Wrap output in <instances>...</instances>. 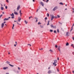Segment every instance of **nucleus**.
<instances>
[{
    "mask_svg": "<svg viewBox=\"0 0 74 74\" xmlns=\"http://www.w3.org/2000/svg\"><path fill=\"white\" fill-rule=\"evenodd\" d=\"M3 16V14L1 15L0 16V18H1V16Z\"/></svg>",
    "mask_w": 74,
    "mask_h": 74,
    "instance_id": "nucleus-31",
    "label": "nucleus"
},
{
    "mask_svg": "<svg viewBox=\"0 0 74 74\" xmlns=\"http://www.w3.org/2000/svg\"><path fill=\"white\" fill-rule=\"evenodd\" d=\"M69 45V43L67 42L66 44V46H68Z\"/></svg>",
    "mask_w": 74,
    "mask_h": 74,
    "instance_id": "nucleus-14",
    "label": "nucleus"
},
{
    "mask_svg": "<svg viewBox=\"0 0 74 74\" xmlns=\"http://www.w3.org/2000/svg\"><path fill=\"white\" fill-rule=\"evenodd\" d=\"M50 52H53V51H52V50L51 49L50 50Z\"/></svg>",
    "mask_w": 74,
    "mask_h": 74,
    "instance_id": "nucleus-30",
    "label": "nucleus"
},
{
    "mask_svg": "<svg viewBox=\"0 0 74 74\" xmlns=\"http://www.w3.org/2000/svg\"><path fill=\"white\" fill-rule=\"evenodd\" d=\"M12 29H14V27H12Z\"/></svg>",
    "mask_w": 74,
    "mask_h": 74,
    "instance_id": "nucleus-59",
    "label": "nucleus"
},
{
    "mask_svg": "<svg viewBox=\"0 0 74 74\" xmlns=\"http://www.w3.org/2000/svg\"><path fill=\"white\" fill-rule=\"evenodd\" d=\"M48 74H51V73H52V72L51 71L49 70L48 72Z\"/></svg>",
    "mask_w": 74,
    "mask_h": 74,
    "instance_id": "nucleus-10",
    "label": "nucleus"
},
{
    "mask_svg": "<svg viewBox=\"0 0 74 74\" xmlns=\"http://www.w3.org/2000/svg\"><path fill=\"white\" fill-rule=\"evenodd\" d=\"M38 21V20L37 19H36V22H37Z\"/></svg>",
    "mask_w": 74,
    "mask_h": 74,
    "instance_id": "nucleus-48",
    "label": "nucleus"
},
{
    "mask_svg": "<svg viewBox=\"0 0 74 74\" xmlns=\"http://www.w3.org/2000/svg\"><path fill=\"white\" fill-rule=\"evenodd\" d=\"M7 6H5V9H7Z\"/></svg>",
    "mask_w": 74,
    "mask_h": 74,
    "instance_id": "nucleus-34",
    "label": "nucleus"
},
{
    "mask_svg": "<svg viewBox=\"0 0 74 74\" xmlns=\"http://www.w3.org/2000/svg\"><path fill=\"white\" fill-rule=\"evenodd\" d=\"M6 1L7 2V3H8V0H6Z\"/></svg>",
    "mask_w": 74,
    "mask_h": 74,
    "instance_id": "nucleus-32",
    "label": "nucleus"
},
{
    "mask_svg": "<svg viewBox=\"0 0 74 74\" xmlns=\"http://www.w3.org/2000/svg\"><path fill=\"white\" fill-rule=\"evenodd\" d=\"M47 16H48V17L49 16V14L47 13Z\"/></svg>",
    "mask_w": 74,
    "mask_h": 74,
    "instance_id": "nucleus-25",
    "label": "nucleus"
},
{
    "mask_svg": "<svg viewBox=\"0 0 74 74\" xmlns=\"http://www.w3.org/2000/svg\"><path fill=\"white\" fill-rule=\"evenodd\" d=\"M46 11H47V9L46 8H45Z\"/></svg>",
    "mask_w": 74,
    "mask_h": 74,
    "instance_id": "nucleus-56",
    "label": "nucleus"
},
{
    "mask_svg": "<svg viewBox=\"0 0 74 74\" xmlns=\"http://www.w3.org/2000/svg\"><path fill=\"white\" fill-rule=\"evenodd\" d=\"M71 46H73V44H72V45H71Z\"/></svg>",
    "mask_w": 74,
    "mask_h": 74,
    "instance_id": "nucleus-64",
    "label": "nucleus"
},
{
    "mask_svg": "<svg viewBox=\"0 0 74 74\" xmlns=\"http://www.w3.org/2000/svg\"><path fill=\"white\" fill-rule=\"evenodd\" d=\"M38 25H40V24H41V23H40L38 22Z\"/></svg>",
    "mask_w": 74,
    "mask_h": 74,
    "instance_id": "nucleus-41",
    "label": "nucleus"
},
{
    "mask_svg": "<svg viewBox=\"0 0 74 74\" xmlns=\"http://www.w3.org/2000/svg\"><path fill=\"white\" fill-rule=\"evenodd\" d=\"M72 38L73 39V40L74 41V37H73Z\"/></svg>",
    "mask_w": 74,
    "mask_h": 74,
    "instance_id": "nucleus-45",
    "label": "nucleus"
},
{
    "mask_svg": "<svg viewBox=\"0 0 74 74\" xmlns=\"http://www.w3.org/2000/svg\"><path fill=\"white\" fill-rule=\"evenodd\" d=\"M48 69H49H49H50V67H49Z\"/></svg>",
    "mask_w": 74,
    "mask_h": 74,
    "instance_id": "nucleus-57",
    "label": "nucleus"
},
{
    "mask_svg": "<svg viewBox=\"0 0 74 74\" xmlns=\"http://www.w3.org/2000/svg\"><path fill=\"white\" fill-rule=\"evenodd\" d=\"M54 18H56V16L54 17Z\"/></svg>",
    "mask_w": 74,
    "mask_h": 74,
    "instance_id": "nucleus-63",
    "label": "nucleus"
},
{
    "mask_svg": "<svg viewBox=\"0 0 74 74\" xmlns=\"http://www.w3.org/2000/svg\"><path fill=\"white\" fill-rule=\"evenodd\" d=\"M40 26L41 28H43L44 27L42 25H40Z\"/></svg>",
    "mask_w": 74,
    "mask_h": 74,
    "instance_id": "nucleus-21",
    "label": "nucleus"
},
{
    "mask_svg": "<svg viewBox=\"0 0 74 74\" xmlns=\"http://www.w3.org/2000/svg\"><path fill=\"white\" fill-rule=\"evenodd\" d=\"M6 63H8V64H10V62L9 61H7Z\"/></svg>",
    "mask_w": 74,
    "mask_h": 74,
    "instance_id": "nucleus-22",
    "label": "nucleus"
},
{
    "mask_svg": "<svg viewBox=\"0 0 74 74\" xmlns=\"http://www.w3.org/2000/svg\"><path fill=\"white\" fill-rule=\"evenodd\" d=\"M2 14H4V12H3Z\"/></svg>",
    "mask_w": 74,
    "mask_h": 74,
    "instance_id": "nucleus-60",
    "label": "nucleus"
},
{
    "mask_svg": "<svg viewBox=\"0 0 74 74\" xmlns=\"http://www.w3.org/2000/svg\"><path fill=\"white\" fill-rule=\"evenodd\" d=\"M50 32H53V30L52 29H51L50 30Z\"/></svg>",
    "mask_w": 74,
    "mask_h": 74,
    "instance_id": "nucleus-29",
    "label": "nucleus"
},
{
    "mask_svg": "<svg viewBox=\"0 0 74 74\" xmlns=\"http://www.w3.org/2000/svg\"><path fill=\"white\" fill-rule=\"evenodd\" d=\"M33 2H35V0H33Z\"/></svg>",
    "mask_w": 74,
    "mask_h": 74,
    "instance_id": "nucleus-44",
    "label": "nucleus"
},
{
    "mask_svg": "<svg viewBox=\"0 0 74 74\" xmlns=\"http://www.w3.org/2000/svg\"><path fill=\"white\" fill-rule=\"evenodd\" d=\"M73 30V27H72V28H71V30Z\"/></svg>",
    "mask_w": 74,
    "mask_h": 74,
    "instance_id": "nucleus-43",
    "label": "nucleus"
},
{
    "mask_svg": "<svg viewBox=\"0 0 74 74\" xmlns=\"http://www.w3.org/2000/svg\"><path fill=\"white\" fill-rule=\"evenodd\" d=\"M1 6H2V7L3 6V5H2V4H1Z\"/></svg>",
    "mask_w": 74,
    "mask_h": 74,
    "instance_id": "nucleus-62",
    "label": "nucleus"
},
{
    "mask_svg": "<svg viewBox=\"0 0 74 74\" xmlns=\"http://www.w3.org/2000/svg\"><path fill=\"white\" fill-rule=\"evenodd\" d=\"M45 20H47V17H46L45 18Z\"/></svg>",
    "mask_w": 74,
    "mask_h": 74,
    "instance_id": "nucleus-39",
    "label": "nucleus"
},
{
    "mask_svg": "<svg viewBox=\"0 0 74 74\" xmlns=\"http://www.w3.org/2000/svg\"><path fill=\"white\" fill-rule=\"evenodd\" d=\"M22 11H21V10H20L19 11V13H20V16L21 17V16H22V13H21Z\"/></svg>",
    "mask_w": 74,
    "mask_h": 74,
    "instance_id": "nucleus-5",
    "label": "nucleus"
},
{
    "mask_svg": "<svg viewBox=\"0 0 74 74\" xmlns=\"http://www.w3.org/2000/svg\"><path fill=\"white\" fill-rule=\"evenodd\" d=\"M74 26V24H73V25L72 26V27H73V26Z\"/></svg>",
    "mask_w": 74,
    "mask_h": 74,
    "instance_id": "nucleus-53",
    "label": "nucleus"
},
{
    "mask_svg": "<svg viewBox=\"0 0 74 74\" xmlns=\"http://www.w3.org/2000/svg\"><path fill=\"white\" fill-rule=\"evenodd\" d=\"M1 10H3L4 9V8L3 7H1Z\"/></svg>",
    "mask_w": 74,
    "mask_h": 74,
    "instance_id": "nucleus-18",
    "label": "nucleus"
},
{
    "mask_svg": "<svg viewBox=\"0 0 74 74\" xmlns=\"http://www.w3.org/2000/svg\"><path fill=\"white\" fill-rule=\"evenodd\" d=\"M54 65L55 66H56V65H57V64H55Z\"/></svg>",
    "mask_w": 74,
    "mask_h": 74,
    "instance_id": "nucleus-49",
    "label": "nucleus"
},
{
    "mask_svg": "<svg viewBox=\"0 0 74 74\" xmlns=\"http://www.w3.org/2000/svg\"><path fill=\"white\" fill-rule=\"evenodd\" d=\"M41 4H42V6H44V4L42 2H41Z\"/></svg>",
    "mask_w": 74,
    "mask_h": 74,
    "instance_id": "nucleus-19",
    "label": "nucleus"
},
{
    "mask_svg": "<svg viewBox=\"0 0 74 74\" xmlns=\"http://www.w3.org/2000/svg\"><path fill=\"white\" fill-rule=\"evenodd\" d=\"M60 46H59L58 47V49L59 51L60 52Z\"/></svg>",
    "mask_w": 74,
    "mask_h": 74,
    "instance_id": "nucleus-7",
    "label": "nucleus"
},
{
    "mask_svg": "<svg viewBox=\"0 0 74 74\" xmlns=\"http://www.w3.org/2000/svg\"><path fill=\"white\" fill-rule=\"evenodd\" d=\"M51 27H52L53 28H56V26H55L54 27V26H53V25H51Z\"/></svg>",
    "mask_w": 74,
    "mask_h": 74,
    "instance_id": "nucleus-8",
    "label": "nucleus"
},
{
    "mask_svg": "<svg viewBox=\"0 0 74 74\" xmlns=\"http://www.w3.org/2000/svg\"><path fill=\"white\" fill-rule=\"evenodd\" d=\"M28 45H29L30 46H32V45H31L30 44H28Z\"/></svg>",
    "mask_w": 74,
    "mask_h": 74,
    "instance_id": "nucleus-37",
    "label": "nucleus"
},
{
    "mask_svg": "<svg viewBox=\"0 0 74 74\" xmlns=\"http://www.w3.org/2000/svg\"><path fill=\"white\" fill-rule=\"evenodd\" d=\"M57 71H58V72L59 71V70L58 69H57Z\"/></svg>",
    "mask_w": 74,
    "mask_h": 74,
    "instance_id": "nucleus-61",
    "label": "nucleus"
},
{
    "mask_svg": "<svg viewBox=\"0 0 74 74\" xmlns=\"http://www.w3.org/2000/svg\"><path fill=\"white\" fill-rule=\"evenodd\" d=\"M48 1H49V0H47L46 1V2H47V3L48 2Z\"/></svg>",
    "mask_w": 74,
    "mask_h": 74,
    "instance_id": "nucleus-42",
    "label": "nucleus"
},
{
    "mask_svg": "<svg viewBox=\"0 0 74 74\" xmlns=\"http://www.w3.org/2000/svg\"><path fill=\"white\" fill-rule=\"evenodd\" d=\"M55 47L56 48H58V46L57 45H56Z\"/></svg>",
    "mask_w": 74,
    "mask_h": 74,
    "instance_id": "nucleus-35",
    "label": "nucleus"
},
{
    "mask_svg": "<svg viewBox=\"0 0 74 74\" xmlns=\"http://www.w3.org/2000/svg\"><path fill=\"white\" fill-rule=\"evenodd\" d=\"M8 68V67H4L3 68V70H6V69H7Z\"/></svg>",
    "mask_w": 74,
    "mask_h": 74,
    "instance_id": "nucleus-11",
    "label": "nucleus"
},
{
    "mask_svg": "<svg viewBox=\"0 0 74 74\" xmlns=\"http://www.w3.org/2000/svg\"><path fill=\"white\" fill-rule=\"evenodd\" d=\"M14 14H15V15H17V14H18V13H17V12H14Z\"/></svg>",
    "mask_w": 74,
    "mask_h": 74,
    "instance_id": "nucleus-15",
    "label": "nucleus"
},
{
    "mask_svg": "<svg viewBox=\"0 0 74 74\" xmlns=\"http://www.w3.org/2000/svg\"><path fill=\"white\" fill-rule=\"evenodd\" d=\"M8 18H5L4 19L3 21H8Z\"/></svg>",
    "mask_w": 74,
    "mask_h": 74,
    "instance_id": "nucleus-12",
    "label": "nucleus"
},
{
    "mask_svg": "<svg viewBox=\"0 0 74 74\" xmlns=\"http://www.w3.org/2000/svg\"><path fill=\"white\" fill-rule=\"evenodd\" d=\"M70 36V34H69V32H67L66 33V36Z\"/></svg>",
    "mask_w": 74,
    "mask_h": 74,
    "instance_id": "nucleus-6",
    "label": "nucleus"
},
{
    "mask_svg": "<svg viewBox=\"0 0 74 74\" xmlns=\"http://www.w3.org/2000/svg\"><path fill=\"white\" fill-rule=\"evenodd\" d=\"M25 23H26V24H27V21H26V20H25Z\"/></svg>",
    "mask_w": 74,
    "mask_h": 74,
    "instance_id": "nucleus-16",
    "label": "nucleus"
},
{
    "mask_svg": "<svg viewBox=\"0 0 74 74\" xmlns=\"http://www.w3.org/2000/svg\"><path fill=\"white\" fill-rule=\"evenodd\" d=\"M15 43H16V44H14V47H16V45H17V42H15Z\"/></svg>",
    "mask_w": 74,
    "mask_h": 74,
    "instance_id": "nucleus-13",
    "label": "nucleus"
},
{
    "mask_svg": "<svg viewBox=\"0 0 74 74\" xmlns=\"http://www.w3.org/2000/svg\"><path fill=\"white\" fill-rule=\"evenodd\" d=\"M58 18H60V16H59V15H57Z\"/></svg>",
    "mask_w": 74,
    "mask_h": 74,
    "instance_id": "nucleus-40",
    "label": "nucleus"
},
{
    "mask_svg": "<svg viewBox=\"0 0 74 74\" xmlns=\"http://www.w3.org/2000/svg\"><path fill=\"white\" fill-rule=\"evenodd\" d=\"M13 27H14V24H13Z\"/></svg>",
    "mask_w": 74,
    "mask_h": 74,
    "instance_id": "nucleus-54",
    "label": "nucleus"
},
{
    "mask_svg": "<svg viewBox=\"0 0 74 74\" xmlns=\"http://www.w3.org/2000/svg\"><path fill=\"white\" fill-rule=\"evenodd\" d=\"M11 18V17H9L8 18V19H9V18Z\"/></svg>",
    "mask_w": 74,
    "mask_h": 74,
    "instance_id": "nucleus-58",
    "label": "nucleus"
},
{
    "mask_svg": "<svg viewBox=\"0 0 74 74\" xmlns=\"http://www.w3.org/2000/svg\"><path fill=\"white\" fill-rule=\"evenodd\" d=\"M72 10H73V12L74 13V8H72Z\"/></svg>",
    "mask_w": 74,
    "mask_h": 74,
    "instance_id": "nucleus-38",
    "label": "nucleus"
},
{
    "mask_svg": "<svg viewBox=\"0 0 74 74\" xmlns=\"http://www.w3.org/2000/svg\"><path fill=\"white\" fill-rule=\"evenodd\" d=\"M20 21H21V18H19V22H20Z\"/></svg>",
    "mask_w": 74,
    "mask_h": 74,
    "instance_id": "nucleus-23",
    "label": "nucleus"
},
{
    "mask_svg": "<svg viewBox=\"0 0 74 74\" xmlns=\"http://www.w3.org/2000/svg\"><path fill=\"white\" fill-rule=\"evenodd\" d=\"M43 49V48H41V49H39L40 50H42Z\"/></svg>",
    "mask_w": 74,
    "mask_h": 74,
    "instance_id": "nucleus-36",
    "label": "nucleus"
},
{
    "mask_svg": "<svg viewBox=\"0 0 74 74\" xmlns=\"http://www.w3.org/2000/svg\"><path fill=\"white\" fill-rule=\"evenodd\" d=\"M11 16H12L11 18L12 19H14V13H12V14L10 15Z\"/></svg>",
    "mask_w": 74,
    "mask_h": 74,
    "instance_id": "nucleus-2",
    "label": "nucleus"
},
{
    "mask_svg": "<svg viewBox=\"0 0 74 74\" xmlns=\"http://www.w3.org/2000/svg\"><path fill=\"white\" fill-rule=\"evenodd\" d=\"M8 55H10V52L8 53Z\"/></svg>",
    "mask_w": 74,
    "mask_h": 74,
    "instance_id": "nucleus-46",
    "label": "nucleus"
},
{
    "mask_svg": "<svg viewBox=\"0 0 74 74\" xmlns=\"http://www.w3.org/2000/svg\"><path fill=\"white\" fill-rule=\"evenodd\" d=\"M72 73H74V71H73Z\"/></svg>",
    "mask_w": 74,
    "mask_h": 74,
    "instance_id": "nucleus-52",
    "label": "nucleus"
},
{
    "mask_svg": "<svg viewBox=\"0 0 74 74\" xmlns=\"http://www.w3.org/2000/svg\"><path fill=\"white\" fill-rule=\"evenodd\" d=\"M49 21H48V23H47V25H49Z\"/></svg>",
    "mask_w": 74,
    "mask_h": 74,
    "instance_id": "nucleus-26",
    "label": "nucleus"
},
{
    "mask_svg": "<svg viewBox=\"0 0 74 74\" xmlns=\"http://www.w3.org/2000/svg\"><path fill=\"white\" fill-rule=\"evenodd\" d=\"M57 59H58V60H59V57Z\"/></svg>",
    "mask_w": 74,
    "mask_h": 74,
    "instance_id": "nucleus-51",
    "label": "nucleus"
},
{
    "mask_svg": "<svg viewBox=\"0 0 74 74\" xmlns=\"http://www.w3.org/2000/svg\"><path fill=\"white\" fill-rule=\"evenodd\" d=\"M59 4L61 5H63V3H62V2L60 3Z\"/></svg>",
    "mask_w": 74,
    "mask_h": 74,
    "instance_id": "nucleus-17",
    "label": "nucleus"
},
{
    "mask_svg": "<svg viewBox=\"0 0 74 74\" xmlns=\"http://www.w3.org/2000/svg\"><path fill=\"white\" fill-rule=\"evenodd\" d=\"M18 22H19V19H18V21H16V22H17V23H18V24H19L18 23Z\"/></svg>",
    "mask_w": 74,
    "mask_h": 74,
    "instance_id": "nucleus-24",
    "label": "nucleus"
},
{
    "mask_svg": "<svg viewBox=\"0 0 74 74\" xmlns=\"http://www.w3.org/2000/svg\"><path fill=\"white\" fill-rule=\"evenodd\" d=\"M1 26L2 28H3V27L4 26V23H2Z\"/></svg>",
    "mask_w": 74,
    "mask_h": 74,
    "instance_id": "nucleus-9",
    "label": "nucleus"
},
{
    "mask_svg": "<svg viewBox=\"0 0 74 74\" xmlns=\"http://www.w3.org/2000/svg\"><path fill=\"white\" fill-rule=\"evenodd\" d=\"M9 66H12V67H13L14 66L12 65L11 64H9Z\"/></svg>",
    "mask_w": 74,
    "mask_h": 74,
    "instance_id": "nucleus-27",
    "label": "nucleus"
},
{
    "mask_svg": "<svg viewBox=\"0 0 74 74\" xmlns=\"http://www.w3.org/2000/svg\"><path fill=\"white\" fill-rule=\"evenodd\" d=\"M54 33H56V34L57 33H56V31L54 30Z\"/></svg>",
    "mask_w": 74,
    "mask_h": 74,
    "instance_id": "nucleus-20",
    "label": "nucleus"
},
{
    "mask_svg": "<svg viewBox=\"0 0 74 74\" xmlns=\"http://www.w3.org/2000/svg\"><path fill=\"white\" fill-rule=\"evenodd\" d=\"M57 32L58 33H59V29H57Z\"/></svg>",
    "mask_w": 74,
    "mask_h": 74,
    "instance_id": "nucleus-28",
    "label": "nucleus"
},
{
    "mask_svg": "<svg viewBox=\"0 0 74 74\" xmlns=\"http://www.w3.org/2000/svg\"><path fill=\"white\" fill-rule=\"evenodd\" d=\"M58 62V61H57V60H55L54 61V62L53 63V65H55V64H56V63H57V62Z\"/></svg>",
    "mask_w": 74,
    "mask_h": 74,
    "instance_id": "nucleus-3",
    "label": "nucleus"
},
{
    "mask_svg": "<svg viewBox=\"0 0 74 74\" xmlns=\"http://www.w3.org/2000/svg\"><path fill=\"white\" fill-rule=\"evenodd\" d=\"M32 18V17L31 16V17H30L29 18V19H30V18Z\"/></svg>",
    "mask_w": 74,
    "mask_h": 74,
    "instance_id": "nucleus-47",
    "label": "nucleus"
},
{
    "mask_svg": "<svg viewBox=\"0 0 74 74\" xmlns=\"http://www.w3.org/2000/svg\"><path fill=\"white\" fill-rule=\"evenodd\" d=\"M6 74H9V73H6Z\"/></svg>",
    "mask_w": 74,
    "mask_h": 74,
    "instance_id": "nucleus-55",
    "label": "nucleus"
},
{
    "mask_svg": "<svg viewBox=\"0 0 74 74\" xmlns=\"http://www.w3.org/2000/svg\"><path fill=\"white\" fill-rule=\"evenodd\" d=\"M51 16V21H52V20H53V18H54V16L53 15H50Z\"/></svg>",
    "mask_w": 74,
    "mask_h": 74,
    "instance_id": "nucleus-1",
    "label": "nucleus"
},
{
    "mask_svg": "<svg viewBox=\"0 0 74 74\" xmlns=\"http://www.w3.org/2000/svg\"><path fill=\"white\" fill-rule=\"evenodd\" d=\"M17 9V10H19V6H18Z\"/></svg>",
    "mask_w": 74,
    "mask_h": 74,
    "instance_id": "nucleus-33",
    "label": "nucleus"
},
{
    "mask_svg": "<svg viewBox=\"0 0 74 74\" xmlns=\"http://www.w3.org/2000/svg\"><path fill=\"white\" fill-rule=\"evenodd\" d=\"M58 8V7H55L53 9V11H55V10H57Z\"/></svg>",
    "mask_w": 74,
    "mask_h": 74,
    "instance_id": "nucleus-4",
    "label": "nucleus"
},
{
    "mask_svg": "<svg viewBox=\"0 0 74 74\" xmlns=\"http://www.w3.org/2000/svg\"><path fill=\"white\" fill-rule=\"evenodd\" d=\"M5 21L3 23H4H4H5Z\"/></svg>",
    "mask_w": 74,
    "mask_h": 74,
    "instance_id": "nucleus-50",
    "label": "nucleus"
}]
</instances>
